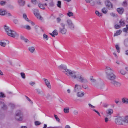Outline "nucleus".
Wrapping results in <instances>:
<instances>
[{
	"instance_id": "obj_50",
	"label": "nucleus",
	"mask_w": 128,
	"mask_h": 128,
	"mask_svg": "<svg viewBox=\"0 0 128 128\" xmlns=\"http://www.w3.org/2000/svg\"><path fill=\"white\" fill-rule=\"evenodd\" d=\"M8 8H10V9H12L14 8V6H13L12 5H10V4L8 6Z\"/></svg>"
},
{
	"instance_id": "obj_31",
	"label": "nucleus",
	"mask_w": 128,
	"mask_h": 128,
	"mask_svg": "<svg viewBox=\"0 0 128 128\" xmlns=\"http://www.w3.org/2000/svg\"><path fill=\"white\" fill-rule=\"evenodd\" d=\"M115 47L118 52V53H120V48L118 46V44L116 45Z\"/></svg>"
},
{
	"instance_id": "obj_13",
	"label": "nucleus",
	"mask_w": 128,
	"mask_h": 128,
	"mask_svg": "<svg viewBox=\"0 0 128 128\" xmlns=\"http://www.w3.org/2000/svg\"><path fill=\"white\" fill-rule=\"evenodd\" d=\"M111 83L113 84L115 86H120L121 84L120 82L114 80L111 81Z\"/></svg>"
},
{
	"instance_id": "obj_19",
	"label": "nucleus",
	"mask_w": 128,
	"mask_h": 128,
	"mask_svg": "<svg viewBox=\"0 0 128 128\" xmlns=\"http://www.w3.org/2000/svg\"><path fill=\"white\" fill-rule=\"evenodd\" d=\"M36 91L38 94H41L43 96L44 95V93L42 90L39 88H37L36 89Z\"/></svg>"
},
{
	"instance_id": "obj_48",
	"label": "nucleus",
	"mask_w": 128,
	"mask_h": 128,
	"mask_svg": "<svg viewBox=\"0 0 128 128\" xmlns=\"http://www.w3.org/2000/svg\"><path fill=\"white\" fill-rule=\"evenodd\" d=\"M32 2L34 4H36L37 2L36 0H31Z\"/></svg>"
},
{
	"instance_id": "obj_38",
	"label": "nucleus",
	"mask_w": 128,
	"mask_h": 128,
	"mask_svg": "<svg viewBox=\"0 0 128 128\" xmlns=\"http://www.w3.org/2000/svg\"><path fill=\"white\" fill-rule=\"evenodd\" d=\"M54 5V4L52 2L49 3V6L50 7H53Z\"/></svg>"
},
{
	"instance_id": "obj_9",
	"label": "nucleus",
	"mask_w": 128,
	"mask_h": 128,
	"mask_svg": "<svg viewBox=\"0 0 128 128\" xmlns=\"http://www.w3.org/2000/svg\"><path fill=\"white\" fill-rule=\"evenodd\" d=\"M66 22L69 28L72 30H73L74 29V26L71 20H68L66 21Z\"/></svg>"
},
{
	"instance_id": "obj_11",
	"label": "nucleus",
	"mask_w": 128,
	"mask_h": 128,
	"mask_svg": "<svg viewBox=\"0 0 128 128\" xmlns=\"http://www.w3.org/2000/svg\"><path fill=\"white\" fill-rule=\"evenodd\" d=\"M113 110L112 109H109L106 110V116L109 117L110 118H111V115L113 113Z\"/></svg>"
},
{
	"instance_id": "obj_26",
	"label": "nucleus",
	"mask_w": 128,
	"mask_h": 128,
	"mask_svg": "<svg viewBox=\"0 0 128 128\" xmlns=\"http://www.w3.org/2000/svg\"><path fill=\"white\" fill-rule=\"evenodd\" d=\"M23 17L28 22H29L30 21V20L27 17V16L26 14H23Z\"/></svg>"
},
{
	"instance_id": "obj_58",
	"label": "nucleus",
	"mask_w": 128,
	"mask_h": 128,
	"mask_svg": "<svg viewBox=\"0 0 128 128\" xmlns=\"http://www.w3.org/2000/svg\"><path fill=\"white\" fill-rule=\"evenodd\" d=\"M10 105L12 108H14L15 107L14 105V104H10Z\"/></svg>"
},
{
	"instance_id": "obj_52",
	"label": "nucleus",
	"mask_w": 128,
	"mask_h": 128,
	"mask_svg": "<svg viewBox=\"0 0 128 128\" xmlns=\"http://www.w3.org/2000/svg\"><path fill=\"white\" fill-rule=\"evenodd\" d=\"M73 113L74 115H77L78 114V111L76 110H74V111Z\"/></svg>"
},
{
	"instance_id": "obj_56",
	"label": "nucleus",
	"mask_w": 128,
	"mask_h": 128,
	"mask_svg": "<svg viewBox=\"0 0 128 128\" xmlns=\"http://www.w3.org/2000/svg\"><path fill=\"white\" fill-rule=\"evenodd\" d=\"M51 96L49 94H48L46 96V97L47 98H48Z\"/></svg>"
},
{
	"instance_id": "obj_55",
	"label": "nucleus",
	"mask_w": 128,
	"mask_h": 128,
	"mask_svg": "<svg viewBox=\"0 0 128 128\" xmlns=\"http://www.w3.org/2000/svg\"><path fill=\"white\" fill-rule=\"evenodd\" d=\"M106 118H105L104 120L106 122H107L108 121V118H110L109 117L106 116Z\"/></svg>"
},
{
	"instance_id": "obj_47",
	"label": "nucleus",
	"mask_w": 128,
	"mask_h": 128,
	"mask_svg": "<svg viewBox=\"0 0 128 128\" xmlns=\"http://www.w3.org/2000/svg\"><path fill=\"white\" fill-rule=\"evenodd\" d=\"M25 28L28 30H30L31 29L30 27L28 25L26 26Z\"/></svg>"
},
{
	"instance_id": "obj_63",
	"label": "nucleus",
	"mask_w": 128,
	"mask_h": 128,
	"mask_svg": "<svg viewBox=\"0 0 128 128\" xmlns=\"http://www.w3.org/2000/svg\"><path fill=\"white\" fill-rule=\"evenodd\" d=\"M20 38L22 40H24V39L25 38L23 36H20Z\"/></svg>"
},
{
	"instance_id": "obj_10",
	"label": "nucleus",
	"mask_w": 128,
	"mask_h": 128,
	"mask_svg": "<svg viewBox=\"0 0 128 128\" xmlns=\"http://www.w3.org/2000/svg\"><path fill=\"white\" fill-rule=\"evenodd\" d=\"M34 14L38 18L41 20L42 19V17L40 15L38 10L37 9H35L34 10Z\"/></svg>"
},
{
	"instance_id": "obj_8",
	"label": "nucleus",
	"mask_w": 128,
	"mask_h": 128,
	"mask_svg": "<svg viewBox=\"0 0 128 128\" xmlns=\"http://www.w3.org/2000/svg\"><path fill=\"white\" fill-rule=\"evenodd\" d=\"M105 4L107 8L109 10H112V4L108 0H107L105 2Z\"/></svg>"
},
{
	"instance_id": "obj_27",
	"label": "nucleus",
	"mask_w": 128,
	"mask_h": 128,
	"mask_svg": "<svg viewBox=\"0 0 128 128\" xmlns=\"http://www.w3.org/2000/svg\"><path fill=\"white\" fill-rule=\"evenodd\" d=\"M67 15L69 17H70L73 16H74V14L72 12L68 11Z\"/></svg>"
},
{
	"instance_id": "obj_4",
	"label": "nucleus",
	"mask_w": 128,
	"mask_h": 128,
	"mask_svg": "<svg viewBox=\"0 0 128 128\" xmlns=\"http://www.w3.org/2000/svg\"><path fill=\"white\" fill-rule=\"evenodd\" d=\"M58 68L59 69L63 70L62 72L70 78L74 71L68 69L66 66L64 64H62L58 66Z\"/></svg>"
},
{
	"instance_id": "obj_59",
	"label": "nucleus",
	"mask_w": 128,
	"mask_h": 128,
	"mask_svg": "<svg viewBox=\"0 0 128 128\" xmlns=\"http://www.w3.org/2000/svg\"><path fill=\"white\" fill-rule=\"evenodd\" d=\"M13 21L14 23L16 24H17L18 22V20L16 19L14 20Z\"/></svg>"
},
{
	"instance_id": "obj_51",
	"label": "nucleus",
	"mask_w": 128,
	"mask_h": 128,
	"mask_svg": "<svg viewBox=\"0 0 128 128\" xmlns=\"http://www.w3.org/2000/svg\"><path fill=\"white\" fill-rule=\"evenodd\" d=\"M82 87L83 88L85 89H88V86L87 85H82Z\"/></svg>"
},
{
	"instance_id": "obj_22",
	"label": "nucleus",
	"mask_w": 128,
	"mask_h": 128,
	"mask_svg": "<svg viewBox=\"0 0 128 128\" xmlns=\"http://www.w3.org/2000/svg\"><path fill=\"white\" fill-rule=\"evenodd\" d=\"M29 50L31 53H33L35 51V48L34 46H31L28 48Z\"/></svg>"
},
{
	"instance_id": "obj_62",
	"label": "nucleus",
	"mask_w": 128,
	"mask_h": 128,
	"mask_svg": "<svg viewBox=\"0 0 128 128\" xmlns=\"http://www.w3.org/2000/svg\"><path fill=\"white\" fill-rule=\"evenodd\" d=\"M7 14V15L8 16H12V14L10 13H7L6 14Z\"/></svg>"
},
{
	"instance_id": "obj_1",
	"label": "nucleus",
	"mask_w": 128,
	"mask_h": 128,
	"mask_svg": "<svg viewBox=\"0 0 128 128\" xmlns=\"http://www.w3.org/2000/svg\"><path fill=\"white\" fill-rule=\"evenodd\" d=\"M76 72L74 70L70 78L73 79H76L78 80L81 83H86L88 82L87 79L84 78L82 75L78 74L76 75Z\"/></svg>"
},
{
	"instance_id": "obj_18",
	"label": "nucleus",
	"mask_w": 128,
	"mask_h": 128,
	"mask_svg": "<svg viewBox=\"0 0 128 128\" xmlns=\"http://www.w3.org/2000/svg\"><path fill=\"white\" fill-rule=\"evenodd\" d=\"M117 10L119 14H122L123 13L124 11V10L122 8H118L117 9Z\"/></svg>"
},
{
	"instance_id": "obj_37",
	"label": "nucleus",
	"mask_w": 128,
	"mask_h": 128,
	"mask_svg": "<svg viewBox=\"0 0 128 128\" xmlns=\"http://www.w3.org/2000/svg\"><path fill=\"white\" fill-rule=\"evenodd\" d=\"M54 117H55V119H56V120L57 121H58V122H60V120L59 118L58 117V116H57V115H55V114H54Z\"/></svg>"
},
{
	"instance_id": "obj_49",
	"label": "nucleus",
	"mask_w": 128,
	"mask_h": 128,
	"mask_svg": "<svg viewBox=\"0 0 128 128\" xmlns=\"http://www.w3.org/2000/svg\"><path fill=\"white\" fill-rule=\"evenodd\" d=\"M122 5L124 6H127V4L126 1L123 2Z\"/></svg>"
},
{
	"instance_id": "obj_29",
	"label": "nucleus",
	"mask_w": 128,
	"mask_h": 128,
	"mask_svg": "<svg viewBox=\"0 0 128 128\" xmlns=\"http://www.w3.org/2000/svg\"><path fill=\"white\" fill-rule=\"evenodd\" d=\"M119 23L122 26H124L125 23L122 20H121L120 21Z\"/></svg>"
},
{
	"instance_id": "obj_20",
	"label": "nucleus",
	"mask_w": 128,
	"mask_h": 128,
	"mask_svg": "<svg viewBox=\"0 0 128 128\" xmlns=\"http://www.w3.org/2000/svg\"><path fill=\"white\" fill-rule=\"evenodd\" d=\"M18 2L20 5L21 6H24L25 4V1L22 0H19Z\"/></svg>"
},
{
	"instance_id": "obj_33",
	"label": "nucleus",
	"mask_w": 128,
	"mask_h": 128,
	"mask_svg": "<svg viewBox=\"0 0 128 128\" xmlns=\"http://www.w3.org/2000/svg\"><path fill=\"white\" fill-rule=\"evenodd\" d=\"M1 108L2 110H6L7 109V107L5 104H4L3 106H2Z\"/></svg>"
},
{
	"instance_id": "obj_5",
	"label": "nucleus",
	"mask_w": 128,
	"mask_h": 128,
	"mask_svg": "<svg viewBox=\"0 0 128 128\" xmlns=\"http://www.w3.org/2000/svg\"><path fill=\"white\" fill-rule=\"evenodd\" d=\"M4 28L8 36L12 38H14L16 36H18V34L14 31L12 30L8 26L6 25L4 26Z\"/></svg>"
},
{
	"instance_id": "obj_36",
	"label": "nucleus",
	"mask_w": 128,
	"mask_h": 128,
	"mask_svg": "<svg viewBox=\"0 0 128 128\" xmlns=\"http://www.w3.org/2000/svg\"><path fill=\"white\" fill-rule=\"evenodd\" d=\"M95 13L96 14L99 16H102V13H100L98 11H96Z\"/></svg>"
},
{
	"instance_id": "obj_44",
	"label": "nucleus",
	"mask_w": 128,
	"mask_h": 128,
	"mask_svg": "<svg viewBox=\"0 0 128 128\" xmlns=\"http://www.w3.org/2000/svg\"><path fill=\"white\" fill-rule=\"evenodd\" d=\"M114 28L116 29H118V28H120V26L118 24H116L114 26Z\"/></svg>"
},
{
	"instance_id": "obj_17",
	"label": "nucleus",
	"mask_w": 128,
	"mask_h": 128,
	"mask_svg": "<svg viewBox=\"0 0 128 128\" xmlns=\"http://www.w3.org/2000/svg\"><path fill=\"white\" fill-rule=\"evenodd\" d=\"M84 92L79 91L77 92V96L78 97H82L84 96Z\"/></svg>"
},
{
	"instance_id": "obj_6",
	"label": "nucleus",
	"mask_w": 128,
	"mask_h": 128,
	"mask_svg": "<svg viewBox=\"0 0 128 128\" xmlns=\"http://www.w3.org/2000/svg\"><path fill=\"white\" fill-rule=\"evenodd\" d=\"M65 24L64 23L60 24L59 28V32L62 34H65L67 32V29L65 27Z\"/></svg>"
},
{
	"instance_id": "obj_43",
	"label": "nucleus",
	"mask_w": 128,
	"mask_h": 128,
	"mask_svg": "<svg viewBox=\"0 0 128 128\" xmlns=\"http://www.w3.org/2000/svg\"><path fill=\"white\" fill-rule=\"evenodd\" d=\"M104 86V83L102 82L100 85V87L101 89H102L103 88Z\"/></svg>"
},
{
	"instance_id": "obj_41",
	"label": "nucleus",
	"mask_w": 128,
	"mask_h": 128,
	"mask_svg": "<svg viewBox=\"0 0 128 128\" xmlns=\"http://www.w3.org/2000/svg\"><path fill=\"white\" fill-rule=\"evenodd\" d=\"M120 72L122 74L124 75L126 73V72L123 70H122L120 71Z\"/></svg>"
},
{
	"instance_id": "obj_42",
	"label": "nucleus",
	"mask_w": 128,
	"mask_h": 128,
	"mask_svg": "<svg viewBox=\"0 0 128 128\" xmlns=\"http://www.w3.org/2000/svg\"><path fill=\"white\" fill-rule=\"evenodd\" d=\"M5 97V96L3 92H0V97L2 98Z\"/></svg>"
},
{
	"instance_id": "obj_7",
	"label": "nucleus",
	"mask_w": 128,
	"mask_h": 128,
	"mask_svg": "<svg viewBox=\"0 0 128 128\" xmlns=\"http://www.w3.org/2000/svg\"><path fill=\"white\" fill-rule=\"evenodd\" d=\"M23 114L20 110L16 112L15 118L16 120L18 121H22L23 119Z\"/></svg>"
},
{
	"instance_id": "obj_46",
	"label": "nucleus",
	"mask_w": 128,
	"mask_h": 128,
	"mask_svg": "<svg viewBox=\"0 0 128 128\" xmlns=\"http://www.w3.org/2000/svg\"><path fill=\"white\" fill-rule=\"evenodd\" d=\"M40 124V122L38 121H36L35 122V124L36 126L39 125Z\"/></svg>"
},
{
	"instance_id": "obj_14",
	"label": "nucleus",
	"mask_w": 128,
	"mask_h": 128,
	"mask_svg": "<svg viewBox=\"0 0 128 128\" xmlns=\"http://www.w3.org/2000/svg\"><path fill=\"white\" fill-rule=\"evenodd\" d=\"M43 80H44L47 86L50 89L51 88V86L50 84V82L48 80V79L46 78H44Z\"/></svg>"
},
{
	"instance_id": "obj_30",
	"label": "nucleus",
	"mask_w": 128,
	"mask_h": 128,
	"mask_svg": "<svg viewBox=\"0 0 128 128\" xmlns=\"http://www.w3.org/2000/svg\"><path fill=\"white\" fill-rule=\"evenodd\" d=\"M124 44L126 46L128 47V38L125 40Z\"/></svg>"
},
{
	"instance_id": "obj_53",
	"label": "nucleus",
	"mask_w": 128,
	"mask_h": 128,
	"mask_svg": "<svg viewBox=\"0 0 128 128\" xmlns=\"http://www.w3.org/2000/svg\"><path fill=\"white\" fill-rule=\"evenodd\" d=\"M88 105L89 107L91 108H95V106H92L90 104H88Z\"/></svg>"
},
{
	"instance_id": "obj_54",
	"label": "nucleus",
	"mask_w": 128,
	"mask_h": 128,
	"mask_svg": "<svg viewBox=\"0 0 128 128\" xmlns=\"http://www.w3.org/2000/svg\"><path fill=\"white\" fill-rule=\"evenodd\" d=\"M35 84V82H31L29 83V84L32 86L34 85Z\"/></svg>"
},
{
	"instance_id": "obj_2",
	"label": "nucleus",
	"mask_w": 128,
	"mask_h": 128,
	"mask_svg": "<svg viewBox=\"0 0 128 128\" xmlns=\"http://www.w3.org/2000/svg\"><path fill=\"white\" fill-rule=\"evenodd\" d=\"M115 122L117 125H126L128 122V116H126L125 118L121 116L117 117L115 118Z\"/></svg>"
},
{
	"instance_id": "obj_23",
	"label": "nucleus",
	"mask_w": 128,
	"mask_h": 128,
	"mask_svg": "<svg viewBox=\"0 0 128 128\" xmlns=\"http://www.w3.org/2000/svg\"><path fill=\"white\" fill-rule=\"evenodd\" d=\"M102 12L104 14H106L108 12V10L106 8L104 7L102 9Z\"/></svg>"
},
{
	"instance_id": "obj_15",
	"label": "nucleus",
	"mask_w": 128,
	"mask_h": 128,
	"mask_svg": "<svg viewBox=\"0 0 128 128\" xmlns=\"http://www.w3.org/2000/svg\"><path fill=\"white\" fill-rule=\"evenodd\" d=\"M7 13L6 10H4L2 9H0V15L4 16Z\"/></svg>"
},
{
	"instance_id": "obj_45",
	"label": "nucleus",
	"mask_w": 128,
	"mask_h": 128,
	"mask_svg": "<svg viewBox=\"0 0 128 128\" xmlns=\"http://www.w3.org/2000/svg\"><path fill=\"white\" fill-rule=\"evenodd\" d=\"M6 2L5 1H2L0 2V3L2 6H3L5 4Z\"/></svg>"
},
{
	"instance_id": "obj_12",
	"label": "nucleus",
	"mask_w": 128,
	"mask_h": 128,
	"mask_svg": "<svg viewBox=\"0 0 128 128\" xmlns=\"http://www.w3.org/2000/svg\"><path fill=\"white\" fill-rule=\"evenodd\" d=\"M82 89L80 85L76 84L75 86L74 89V91L75 92H78L80 91Z\"/></svg>"
},
{
	"instance_id": "obj_64",
	"label": "nucleus",
	"mask_w": 128,
	"mask_h": 128,
	"mask_svg": "<svg viewBox=\"0 0 128 128\" xmlns=\"http://www.w3.org/2000/svg\"><path fill=\"white\" fill-rule=\"evenodd\" d=\"M125 54L127 55H128V50H126L125 51Z\"/></svg>"
},
{
	"instance_id": "obj_39",
	"label": "nucleus",
	"mask_w": 128,
	"mask_h": 128,
	"mask_svg": "<svg viewBox=\"0 0 128 128\" xmlns=\"http://www.w3.org/2000/svg\"><path fill=\"white\" fill-rule=\"evenodd\" d=\"M52 33L54 34L56 36L58 34V33L57 30H54L53 31Z\"/></svg>"
},
{
	"instance_id": "obj_16",
	"label": "nucleus",
	"mask_w": 128,
	"mask_h": 128,
	"mask_svg": "<svg viewBox=\"0 0 128 128\" xmlns=\"http://www.w3.org/2000/svg\"><path fill=\"white\" fill-rule=\"evenodd\" d=\"M122 102L125 104H128V98L126 97H123L121 99Z\"/></svg>"
},
{
	"instance_id": "obj_24",
	"label": "nucleus",
	"mask_w": 128,
	"mask_h": 128,
	"mask_svg": "<svg viewBox=\"0 0 128 128\" xmlns=\"http://www.w3.org/2000/svg\"><path fill=\"white\" fill-rule=\"evenodd\" d=\"M90 80L92 83H95L96 82V80L92 76L90 77Z\"/></svg>"
},
{
	"instance_id": "obj_34",
	"label": "nucleus",
	"mask_w": 128,
	"mask_h": 128,
	"mask_svg": "<svg viewBox=\"0 0 128 128\" xmlns=\"http://www.w3.org/2000/svg\"><path fill=\"white\" fill-rule=\"evenodd\" d=\"M20 75L23 79H25L26 78L25 74L24 72H21L20 73Z\"/></svg>"
},
{
	"instance_id": "obj_21",
	"label": "nucleus",
	"mask_w": 128,
	"mask_h": 128,
	"mask_svg": "<svg viewBox=\"0 0 128 128\" xmlns=\"http://www.w3.org/2000/svg\"><path fill=\"white\" fill-rule=\"evenodd\" d=\"M122 32V31L120 30L116 31V33H115L114 34V36H117L120 35Z\"/></svg>"
},
{
	"instance_id": "obj_28",
	"label": "nucleus",
	"mask_w": 128,
	"mask_h": 128,
	"mask_svg": "<svg viewBox=\"0 0 128 128\" xmlns=\"http://www.w3.org/2000/svg\"><path fill=\"white\" fill-rule=\"evenodd\" d=\"M6 43L2 42H0V45L4 47L6 45Z\"/></svg>"
},
{
	"instance_id": "obj_35",
	"label": "nucleus",
	"mask_w": 128,
	"mask_h": 128,
	"mask_svg": "<svg viewBox=\"0 0 128 128\" xmlns=\"http://www.w3.org/2000/svg\"><path fill=\"white\" fill-rule=\"evenodd\" d=\"M69 108H64V113H68L69 112Z\"/></svg>"
},
{
	"instance_id": "obj_61",
	"label": "nucleus",
	"mask_w": 128,
	"mask_h": 128,
	"mask_svg": "<svg viewBox=\"0 0 128 128\" xmlns=\"http://www.w3.org/2000/svg\"><path fill=\"white\" fill-rule=\"evenodd\" d=\"M56 19L58 22H59L61 20V19L59 18H57Z\"/></svg>"
},
{
	"instance_id": "obj_57",
	"label": "nucleus",
	"mask_w": 128,
	"mask_h": 128,
	"mask_svg": "<svg viewBox=\"0 0 128 128\" xmlns=\"http://www.w3.org/2000/svg\"><path fill=\"white\" fill-rule=\"evenodd\" d=\"M93 110L94 112H96L98 114V115L99 116H100V113H99V112L98 111H97L96 110H95V109H93Z\"/></svg>"
},
{
	"instance_id": "obj_40",
	"label": "nucleus",
	"mask_w": 128,
	"mask_h": 128,
	"mask_svg": "<svg viewBox=\"0 0 128 128\" xmlns=\"http://www.w3.org/2000/svg\"><path fill=\"white\" fill-rule=\"evenodd\" d=\"M61 5V2L60 1H58V2L57 4V6L59 8H60Z\"/></svg>"
},
{
	"instance_id": "obj_60",
	"label": "nucleus",
	"mask_w": 128,
	"mask_h": 128,
	"mask_svg": "<svg viewBox=\"0 0 128 128\" xmlns=\"http://www.w3.org/2000/svg\"><path fill=\"white\" fill-rule=\"evenodd\" d=\"M123 31L124 32H126L127 31V29L126 28H123Z\"/></svg>"
},
{
	"instance_id": "obj_32",
	"label": "nucleus",
	"mask_w": 128,
	"mask_h": 128,
	"mask_svg": "<svg viewBox=\"0 0 128 128\" xmlns=\"http://www.w3.org/2000/svg\"><path fill=\"white\" fill-rule=\"evenodd\" d=\"M38 6L41 8L43 9H45V8L43 5L42 4H39L38 5Z\"/></svg>"
},
{
	"instance_id": "obj_3",
	"label": "nucleus",
	"mask_w": 128,
	"mask_h": 128,
	"mask_svg": "<svg viewBox=\"0 0 128 128\" xmlns=\"http://www.w3.org/2000/svg\"><path fill=\"white\" fill-rule=\"evenodd\" d=\"M105 71L106 77L108 79L112 81L116 79V76L114 74L113 70L110 67L106 66Z\"/></svg>"
},
{
	"instance_id": "obj_25",
	"label": "nucleus",
	"mask_w": 128,
	"mask_h": 128,
	"mask_svg": "<svg viewBox=\"0 0 128 128\" xmlns=\"http://www.w3.org/2000/svg\"><path fill=\"white\" fill-rule=\"evenodd\" d=\"M43 38L44 39L46 40H48V36L45 34H44L43 35Z\"/></svg>"
}]
</instances>
